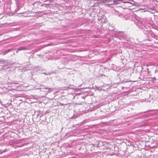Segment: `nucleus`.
I'll return each mask as SVG.
<instances>
[{"label":"nucleus","mask_w":158,"mask_h":158,"mask_svg":"<svg viewBox=\"0 0 158 158\" xmlns=\"http://www.w3.org/2000/svg\"><path fill=\"white\" fill-rule=\"evenodd\" d=\"M33 102H31V103H33Z\"/></svg>","instance_id":"obj_10"},{"label":"nucleus","mask_w":158,"mask_h":158,"mask_svg":"<svg viewBox=\"0 0 158 158\" xmlns=\"http://www.w3.org/2000/svg\"><path fill=\"white\" fill-rule=\"evenodd\" d=\"M43 85H40V91L42 92V94H47L52 91L53 89L51 88L48 87L43 88Z\"/></svg>","instance_id":"obj_1"},{"label":"nucleus","mask_w":158,"mask_h":158,"mask_svg":"<svg viewBox=\"0 0 158 158\" xmlns=\"http://www.w3.org/2000/svg\"><path fill=\"white\" fill-rule=\"evenodd\" d=\"M110 4H109V3H108V4H106V6L108 7H110Z\"/></svg>","instance_id":"obj_7"},{"label":"nucleus","mask_w":158,"mask_h":158,"mask_svg":"<svg viewBox=\"0 0 158 158\" xmlns=\"http://www.w3.org/2000/svg\"><path fill=\"white\" fill-rule=\"evenodd\" d=\"M18 51V49H17V51H16V53H18V51Z\"/></svg>","instance_id":"obj_8"},{"label":"nucleus","mask_w":158,"mask_h":158,"mask_svg":"<svg viewBox=\"0 0 158 158\" xmlns=\"http://www.w3.org/2000/svg\"><path fill=\"white\" fill-rule=\"evenodd\" d=\"M44 74H47L46 73H44Z\"/></svg>","instance_id":"obj_9"},{"label":"nucleus","mask_w":158,"mask_h":158,"mask_svg":"<svg viewBox=\"0 0 158 158\" xmlns=\"http://www.w3.org/2000/svg\"><path fill=\"white\" fill-rule=\"evenodd\" d=\"M27 50V48L24 47H20L18 48V51H21V50Z\"/></svg>","instance_id":"obj_4"},{"label":"nucleus","mask_w":158,"mask_h":158,"mask_svg":"<svg viewBox=\"0 0 158 158\" xmlns=\"http://www.w3.org/2000/svg\"><path fill=\"white\" fill-rule=\"evenodd\" d=\"M106 1L110 5L117 3V1L116 0H106Z\"/></svg>","instance_id":"obj_2"},{"label":"nucleus","mask_w":158,"mask_h":158,"mask_svg":"<svg viewBox=\"0 0 158 158\" xmlns=\"http://www.w3.org/2000/svg\"><path fill=\"white\" fill-rule=\"evenodd\" d=\"M124 2L126 3L127 4V5L129 7H131L133 4V3L129 2Z\"/></svg>","instance_id":"obj_5"},{"label":"nucleus","mask_w":158,"mask_h":158,"mask_svg":"<svg viewBox=\"0 0 158 158\" xmlns=\"http://www.w3.org/2000/svg\"><path fill=\"white\" fill-rule=\"evenodd\" d=\"M13 50V49H8L5 51H3L2 52H1L0 54L1 55H5L8 52L10 51H12Z\"/></svg>","instance_id":"obj_3"},{"label":"nucleus","mask_w":158,"mask_h":158,"mask_svg":"<svg viewBox=\"0 0 158 158\" xmlns=\"http://www.w3.org/2000/svg\"><path fill=\"white\" fill-rule=\"evenodd\" d=\"M13 64H11L10 63V62H7V63L6 64H5L3 66L4 67H6V66H9L8 68L10 66L12 65Z\"/></svg>","instance_id":"obj_6"}]
</instances>
